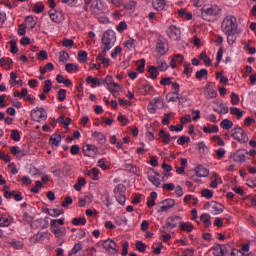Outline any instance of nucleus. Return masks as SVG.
I'll return each mask as SVG.
<instances>
[{"mask_svg": "<svg viewBox=\"0 0 256 256\" xmlns=\"http://www.w3.org/2000/svg\"><path fill=\"white\" fill-rule=\"evenodd\" d=\"M237 18L227 16L222 22V31L227 35V43L233 45L237 41Z\"/></svg>", "mask_w": 256, "mask_h": 256, "instance_id": "1", "label": "nucleus"}, {"mask_svg": "<svg viewBox=\"0 0 256 256\" xmlns=\"http://www.w3.org/2000/svg\"><path fill=\"white\" fill-rule=\"evenodd\" d=\"M246 159V152H243V150H238L236 153L229 157L230 165L226 167V171H235V165L245 163Z\"/></svg>", "mask_w": 256, "mask_h": 256, "instance_id": "2", "label": "nucleus"}, {"mask_svg": "<svg viewBox=\"0 0 256 256\" xmlns=\"http://www.w3.org/2000/svg\"><path fill=\"white\" fill-rule=\"evenodd\" d=\"M108 6L103 0H94L91 2L90 11L92 15L99 17L103 13L107 12Z\"/></svg>", "mask_w": 256, "mask_h": 256, "instance_id": "3", "label": "nucleus"}, {"mask_svg": "<svg viewBox=\"0 0 256 256\" xmlns=\"http://www.w3.org/2000/svg\"><path fill=\"white\" fill-rule=\"evenodd\" d=\"M231 137L235 139V141H238V143H249V136L247 135V132L239 126L234 127L231 130Z\"/></svg>", "mask_w": 256, "mask_h": 256, "instance_id": "4", "label": "nucleus"}, {"mask_svg": "<svg viewBox=\"0 0 256 256\" xmlns=\"http://www.w3.org/2000/svg\"><path fill=\"white\" fill-rule=\"evenodd\" d=\"M209 177V169L202 165L196 166L194 168V174L190 177L194 183H200L201 178Z\"/></svg>", "mask_w": 256, "mask_h": 256, "instance_id": "5", "label": "nucleus"}, {"mask_svg": "<svg viewBox=\"0 0 256 256\" xmlns=\"http://www.w3.org/2000/svg\"><path fill=\"white\" fill-rule=\"evenodd\" d=\"M30 115L33 121H37V123L47 121V110L43 107H36L32 109Z\"/></svg>", "mask_w": 256, "mask_h": 256, "instance_id": "6", "label": "nucleus"}, {"mask_svg": "<svg viewBox=\"0 0 256 256\" xmlns=\"http://www.w3.org/2000/svg\"><path fill=\"white\" fill-rule=\"evenodd\" d=\"M125 193H127V189L125 188V185H123V184H118L114 188L115 198L120 205H125V203L127 201V197L125 196Z\"/></svg>", "mask_w": 256, "mask_h": 256, "instance_id": "7", "label": "nucleus"}, {"mask_svg": "<svg viewBox=\"0 0 256 256\" xmlns=\"http://www.w3.org/2000/svg\"><path fill=\"white\" fill-rule=\"evenodd\" d=\"M165 107V104L163 103V98L156 97L152 99L148 105V112L151 113V115H155L159 109H163Z\"/></svg>", "mask_w": 256, "mask_h": 256, "instance_id": "8", "label": "nucleus"}, {"mask_svg": "<svg viewBox=\"0 0 256 256\" xmlns=\"http://www.w3.org/2000/svg\"><path fill=\"white\" fill-rule=\"evenodd\" d=\"M82 152L85 157L90 159H95L99 155V148L95 144H84L82 147Z\"/></svg>", "mask_w": 256, "mask_h": 256, "instance_id": "9", "label": "nucleus"}, {"mask_svg": "<svg viewBox=\"0 0 256 256\" xmlns=\"http://www.w3.org/2000/svg\"><path fill=\"white\" fill-rule=\"evenodd\" d=\"M49 18L53 23H63L65 21V14L63 11L50 9L48 12Z\"/></svg>", "mask_w": 256, "mask_h": 256, "instance_id": "10", "label": "nucleus"}, {"mask_svg": "<svg viewBox=\"0 0 256 256\" xmlns=\"http://www.w3.org/2000/svg\"><path fill=\"white\" fill-rule=\"evenodd\" d=\"M102 45H103V49H106V51L113 49V46L115 45L113 43V32H110V31L104 32L102 37Z\"/></svg>", "mask_w": 256, "mask_h": 256, "instance_id": "11", "label": "nucleus"}, {"mask_svg": "<svg viewBox=\"0 0 256 256\" xmlns=\"http://www.w3.org/2000/svg\"><path fill=\"white\" fill-rule=\"evenodd\" d=\"M148 175V181L154 185V187H161V174L159 172L155 171L154 169H150L147 172Z\"/></svg>", "mask_w": 256, "mask_h": 256, "instance_id": "12", "label": "nucleus"}, {"mask_svg": "<svg viewBox=\"0 0 256 256\" xmlns=\"http://www.w3.org/2000/svg\"><path fill=\"white\" fill-rule=\"evenodd\" d=\"M166 33L171 41H181V29L177 26L170 25Z\"/></svg>", "mask_w": 256, "mask_h": 256, "instance_id": "13", "label": "nucleus"}, {"mask_svg": "<svg viewBox=\"0 0 256 256\" xmlns=\"http://www.w3.org/2000/svg\"><path fill=\"white\" fill-rule=\"evenodd\" d=\"M102 247L108 251V253H111L112 255L117 254L119 251V245H117V242L111 239H107L102 243Z\"/></svg>", "mask_w": 256, "mask_h": 256, "instance_id": "14", "label": "nucleus"}, {"mask_svg": "<svg viewBox=\"0 0 256 256\" xmlns=\"http://www.w3.org/2000/svg\"><path fill=\"white\" fill-rule=\"evenodd\" d=\"M104 82L107 85V89L108 91H110V93H119V90L121 89V86H119V84L115 83V80L113 79L112 76H106L104 79Z\"/></svg>", "mask_w": 256, "mask_h": 256, "instance_id": "15", "label": "nucleus"}, {"mask_svg": "<svg viewBox=\"0 0 256 256\" xmlns=\"http://www.w3.org/2000/svg\"><path fill=\"white\" fill-rule=\"evenodd\" d=\"M156 52L158 55H167L169 53V44L163 40H158L156 43Z\"/></svg>", "mask_w": 256, "mask_h": 256, "instance_id": "16", "label": "nucleus"}, {"mask_svg": "<svg viewBox=\"0 0 256 256\" xmlns=\"http://www.w3.org/2000/svg\"><path fill=\"white\" fill-rule=\"evenodd\" d=\"M210 251H213L214 256H223L227 253V246L221 244H215Z\"/></svg>", "mask_w": 256, "mask_h": 256, "instance_id": "17", "label": "nucleus"}, {"mask_svg": "<svg viewBox=\"0 0 256 256\" xmlns=\"http://www.w3.org/2000/svg\"><path fill=\"white\" fill-rule=\"evenodd\" d=\"M183 61H185V57L183 56V54H176L172 57L169 65L172 69H175L177 65H181Z\"/></svg>", "mask_w": 256, "mask_h": 256, "instance_id": "18", "label": "nucleus"}, {"mask_svg": "<svg viewBox=\"0 0 256 256\" xmlns=\"http://www.w3.org/2000/svg\"><path fill=\"white\" fill-rule=\"evenodd\" d=\"M223 210H224V207H223V204H221V203L212 202L210 204V211L214 215H221V213H223Z\"/></svg>", "mask_w": 256, "mask_h": 256, "instance_id": "19", "label": "nucleus"}, {"mask_svg": "<svg viewBox=\"0 0 256 256\" xmlns=\"http://www.w3.org/2000/svg\"><path fill=\"white\" fill-rule=\"evenodd\" d=\"M152 6L156 11H165L167 9L166 0H152Z\"/></svg>", "mask_w": 256, "mask_h": 256, "instance_id": "20", "label": "nucleus"}, {"mask_svg": "<svg viewBox=\"0 0 256 256\" xmlns=\"http://www.w3.org/2000/svg\"><path fill=\"white\" fill-rule=\"evenodd\" d=\"M175 205V199H166L162 201V206L160 207V211L164 213L165 211H169V209H173V206Z\"/></svg>", "mask_w": 256, "mask_h": 256, "instance_id": "21", "label": "nucleus"}, {"mask_svg": "<svg viewBox=\"0 0 256 256\" xmlns=\"http://www.w3.org/2000/svg\"><path fill=\"white\" fill-rule=\"evenodd\" d=\"M92 137L98 141L99 145H105V143H107V137L103 134V132L94 131L92 132Z\"/></svg>", "mask_w": 256, "mask_h": 256, "instance_id": "22", "label": "nucleus"}, {"mask_svg": "<svg viewBox=\"0 0 256 256\" xmlns=\"http://www.w3.org/2000/svg\"><path fill=\"white\" fill-rule=\"evenodd\" d=\"M159 136L161 137L162 143L164 145H169L171 143V140L177 139V137H171V134L165 132V130H160Z\"/></svg>", "mask_w": 256, "mask_h": 256, "instance_id": "23", "label": "nucleus"}, {"mask_svg": "<svg viewBox=\"0 0 256 256\" xmlns=\"http://www.w3.org/2000/svg\"><path fill=\"white\" fill-rule=\"evenodd\" d=\"M62 139L61 134H52L49 139V145H51V147H59Z\"/></svg>", "mask_w": 256, "mask_h": 256, "instance_id": "24", "label": "nucleus"}, {"mask_svg": "<svg viewBox=\"0 0 256 256\" xmlns=\"http://www.w3.org/2000/svg\"><path fill=\"white\" fill-rule=\"evenodd\" d=\"M87 85H91L92 89H95V87H101V80L97 77L88 76L86 78Z\"/></svg>", "mask_w": 256, "mask_h": 256, "instance_id": "25", "label": "nucleus"}, {"mask_svg": "<svg viewBox=\"0 0 256 256\" xmlns=\"http://www.w3.org/2000/svg\"><path fill=\"white\" fill-rule=\"evenodd\" d=\"M204 94L206 99H215V97H217V91H215L211 85H207L204 88Z\"/></svg>", "mask_w": 256, "mask_h": 256, "instance_id": "26", "label": "nucleus"}, {"mask_svg": "<svg viewBox=\"0 0 256 256\" xmlns=\"http://www.w3.org/2000/svg\"><path fill=\"white\" fill-rule=\"evenodd\" d=\"M47 238V233L38 232L36 235L30 238V243H39V241H45Z\"/></svg>", "mask_w": 256, "mask_h": 256, "instance_id": "27", "label": "nucleus"}, {"mask_svg": "<svg viewBox=\"0 0 256 256\" xmlns=\"http://www.w3.org/2000/svg\"><path fill=\"white\" fill-rule=\"evenodd\" d=\"M168 225H185V223L180 216H171L168 218Z\"/></svg>", "mask_w": 256, "mask_h": 256, "instance_id": "28", "label": "nucleus"}, {"mask_svg": "<svg viewBox=\"0 0 256 256\" xmlns=\"http://www.w3.org/2000/svg\"><path fill=\"white\" fill-rule=\"evenodd\" d=\"M215 112L219 113V115H227V113H229V107L227 106V104L219 102L218 109H215Z\"/></svg>", "mask_w": 256, "mask_h": 256, "instance_id": "29", "label": "nucleus"}, {"mask_svg": "<svg viewBox=\"0 0 256 256\" xmlns=\"http://www.w3.org/2000/svg\"><path fill=\"white\" fill-rule=\"evenodd\" d=\"M25 23H26V27L27 29H35V27L37 26V19H35V17L33 16H28L25 19Z\"/></svg>", "mask_w": 256, "mask_h": 256, "instance_id": "30", "label": "nucleus"}, {"mask_svg": "<svg viewBox=\"0 0 256 256\" xmlns=\"http://www.w3.org/2000/svg\"><path fill=\"white\" fill-rule=\"evenodd\" d=\"M124 47L127 49V51H133V49L137 47V40L129 38L124 42Z\"/></svg>", "mask_w": 256, "mask_h": 256, "instance_id": "31", "label": "nucleus"}, {"mask_svg": "<svg viewBox=\"0 0 256 256\" xmlns=\"http://www.w3.org/2000/svg\"><path fill=\"white\" fill-rule=\"evenodd\" d=\"M51 229L56 237H63L65 235V228H61V226L52 225Z\"/></svg>", "mask_w": 256, "mask_h": 256, "instance_id": "32", "label": "nucleus"}, {"mask_svg": "<svg viewBox=\"0 0 256 256\" xmlns=\"http://www.w3.org/2000/svg\"><path fill=\"white\" fill-rule=\"evenodd\" d=\"M221 129H224L225 131H229V129H233V121L229 119H223L220 123Z\"/></svg>", "mask_w": 256, "mask_h": 256, "instance_id": "33", "label": "nucleus"}, {"mask_svg": "<svg viewBox=\"0 0 256 256\" xmlns=\"http://www.w3.org/2000/svg\"><path fill=\"white\" fill-rule=\"evenodd\" d=\"M230 113L235 115L236 119H242L245 112L237 107H231Z\"/></svg>", "mask_w": 256, "mask_h": 256, "instance_id": "34", "label": "nucleus"}, {"mask_svg": "<svg viewBox=\"0 0 256 256\" xmlns=\"http://www.w3.org/2000/svg\"><path fill=\"white\" fill-rule=\"evenodd\" d=\"M148 73L150 75V79H157V77H159V70L156 66H149Z\"/></svg>", "mask_w": 256, "mask_h": 256, "instance_id": "35", "label": "nucleus"}, {"mask_svg": "<svg viewBox=\"0 0 256 256\" xmlns=\"http://www.w3.org/2000/svg\"><path fill=\"white\" fill-rule=\"evenodd\" d=\"M158 71L164 72L169 69V64L165 60H157V67Z\"/></svg>", "mask_w": 256, "mask_h": 256, "instance_id": "36", "label": "nucleus"}, {"mask_svg": "<svg viewBox=\"0 0 256 256\" xmlns=\"http://www.w3.org/2000/svg\"><path fill=\"white\" fill-rule=\"evenodd\" d=\"M167 102L168 103H175L179 101V94L173 92V93H168L166 96Z\"/></svg>", "mask_w": 256, "mask_h": 256, "instance_id": "37", "label": "nucleus"}, {"mask_svg": "<svg viewBox=\"0 0 256 256\" xmlns=\"http://www.w3.org/2000/svg\"><path fill=\"white\" fill-rule=\"evenodd\" d=\"M137 68L136 71L138 73H145V59H140L136 62Z\"/></svg>", "mask_w": 256, "mask_h": 256, "instance_id": "38", "label": "nucleus"}, {"mask_svg": "<svg viewBox=\"0 0 256 256\" xmlns=\"http://www.w3.org/2000/svg\"><path fill=\"white\" fill-rule=\"evenodd\" d=\"M203 131L204 133H208V134L219 133V126L217 125H213L212 127L204 126Z\"/></svg>", "mask_w": 256, "mask_h": 256, "instance_id": "39", "label": "nucleus"}, {"mask_svg": "<svg viewBox=\"0 0 256 256\" xmlns=\"http://www.w3.org/2000/svg\"><path fill=\"white\" fill-rule=\"evenodd\" d=\"M87 57H88V54L86 51L80 50L78 52V61L80 63H87Z\"/></svg>", "mask_w": 256, "mask_h": 256, "instance_id": "40", "label": "nucleus"}, {"mask_svg": "<svg viewBox=\"0 0 256 256\" xmlns=\"http://www.w3.org/2000/svg\"><path fill=\"white\" fill-rule=\"evenodd\" d=\"M33 13L39 14V13H43V11H45V5L43 3H38L36 5H34V7L32 8Z\"/></svg>", "mask_w": 256, "mask_h": 256, "instance_id": "41", "label": "nucleus"}, {"mask_svg": "<svg viewBox=\"0 0 256 256\" xmlns=\"http://www.w3.org/2000/svg\"><path fill=\"white\" fill-rule=\"evenodd\" d=\"M67 61H69V53H67L66 51H61L59 53V62L67 63Z\"/></svg>", "mask_w": 256, "mask_h": 256, "instance_id": "42", "label": "nucleus"}, {"mask_svg": "<svg viewBox=\"0 0 256 256\" xmlns=\"http://www.w3.org/2000/svg\"><path fill=\"white\" fill-rule=\"evenodd\" d=\"M62 45H63V47H66L67 49H71V47H73V45H75V41H73V39L64 38L62 40Z\"/></svg>", "mask_w": 256, "mask_h": 256, "instance_id": "43", "label": "nucleus"}, {"mask_svg": "<svg viewBox=\"0 0 256 256\" xmlns=\"http://www.w3.org/2000/svg\"><path fill=\"white\" fill-rule=\"evenodd\" d=\"M200 221H202L205 225H211V215L208 213H203L200 216Z\"/></svg>", "mask_w": 256, "mask_h": 256, "instance_id": "44", "label": "nucleus"}, {"mask_svg": "<svg viewBox=\"0 0 256 256\" xmlns=\"http://www.w3.org/2000/svg\"><path fill=\"white\" fill-rule=\"evenodd\" d=\"M84 185H87V180H85V178H80L78 183L74 185L75 191H81V187H84Z\"/></svg>", "mask_w": 256, "mask_h": 256, "instance_id": "45", "label": "nucleus"}, {"mask_svg": "<svg viewBox=\"0 0 256 256\" xmlns=\"http://www.w3.org/2000/svg\"><path fill=\"white\" fill-rule=\"evenodd\" d=\"M10 137L13 141H21V133L19 132V130H12Z\"/></svg>", "mask_w": 256, "mask_h": 256, "instance_id": "46", "label": "nucleus"}, {"mask_svg": "<svg viewBox=\"0 0 256 256\" xmlns=\"http://www.w3.org/2000/svg\"><path fill=\"white\" fill-rule=\"evenodd\" d=\"M231 103L232 105H239V102L241 99L239 98V95L236 94L235 92H232L230 95Z\"/></svg>", "mask_w": 256, "mask_h": 256, "instance_id": "47", "label": "nucleus"}, {"mask_svg": "<svg viewBox=\"0 0 256 256\" xmlns=\"http://www.w3.org/2000/svg\"><path fill=\"white\" fill-rule=\"evenodd\" d=\"M200 59H202V61H204L205 65L207 67H211V59L209 57H207V54L205 52H202L200 54Z\"/></svg>", "mask_w": 256, "mask_h": 256, "instance_id": "48", "label": "nucleus"}, {"mask_svg": "<svg viewBox=\"0 0 256 256\" xmlns=\"http://www.w3.org/2000/svg\"><path fill=\"white\" fill-rule=\"evenodd\" d=\"M9 245H11V247H13L14 249H18V250L23 249V246H24L23 242L21 241H10Z\"/></svg>", "mask_w": 256, "mask_h": 256, "instance_id": "49", "label": "nucleus"}, {"mask_svg": "<svg viewBox=\"0 0 256 256\" xmlns=\"http://www.w3.org/2000/svg\"><path fill=\"white\" fill-rule=\"evenodd\" d=\"M207 69L203 68L196 72V79H202L203 77H207L208 75Z\"/></svg>", "mask_w": 256, "mask_h": 256, "instance_id": "50", "label": "nucleus"}, {"mask_svg": "<svg viewBox=\"0 0 256 256\" xmlns=\"http://www.w3.org/2000/svg\"><path fill=\"white\" fill-rule=\"evenodd\" d=\"M49 215L52 217H59V215H63V210L59 208H54L49 211Z\"/></svg>", "mask_w": 256, "mask_h": 256, "instance_id": "51", "label": "nucleus"}, {"mask_svg": "<svg viewBox=\"0 0 256 256\" xmlns=\"http://www.w3.org/2000/svg\"><path fill=\"white\" fill-rule=\"evenodd\" d=\"M136 249L139 251V253H145V249H147V246L145 243L138 241L136 242Z\"/></svg>", "mask_w": 256, "mask_h": 256, "instance_id": "52", "label": "nucleus"}, {"mask_svg": "<svg viewBox=\"0 0 256 256\" xmlns=\"http://www.w3.org/2000/svg\"><path fill=\"white\" fill-rule=\"evenodd\" d=\"M87 223V219L85 217L82 218H74L72 220L73 225H85Z\"/></svg>", "mask_w": 256, "mask_h": 256, "instance_id": "53", "label": "nucleus"}, {"mask_svg": "<svg viewBox=\"0 0 256 256\" xmlns=\"http://www.w3.org/2000/svg\"><path fill=\"white\" fill-rule=\"evenodd\" d=\"M127 29V22L122 21L116 26L118 33H123Z\"/></svg>", "mask_w": 256, "mask_h": 256, "instance_id": "54", "label": "nucleus"}, {"mask_svg": "<svg viewBox=\"0 0 256 256\" xmlns=\"http://www.w3.org/2000/svg\"><path fill=\"white\" fill-rule=\"evenodd\" d=\"M118 121L119 123H121V125H129V118H127L125 115L123 114H119L118 115Z\"/></svg>", "mask_w": 256, "mask_h": 256, "instance_id": "55", "label": "nucleus"}, {"mask_svg": "<svg viewBox=\"0 0 256 256\" xmlns=\"http://www.w3.org/2000/svg\"><path fill=\"white\" fill-rule=\"evenodd\" d=\"M67 97V90H65V89H60L59 91H58V100L60 101V102H63V101H65V98Z\"/></svg>", "mask_w": 256, "mask_h": 256, "instance_id": "56", "label": "nucleus"}, {"mask_svg": "<svg viewBox=\"0 0 256 256\" xmlns=\"http://www.w3.org/2000/svg\"><path fill=\"white\" fill-rule=\"evenodd\" d=\"M52 85H53V82H51V80H46L44 82L43 92L49 93V91H51Z\"/></svg>", "mask_w": 256, "mask_h": 256, "instance_id": "57", "label": "nucleus"}, {"mask_svg": "<svg viewBox=\"0 0 256 256\" xmlns=\"http://www.w3.org/2000/svg\"><path fill=\"white\" fill-rule=\"evenodd\" d=\"M123 51V48L121 46H116L114 50L111 52L112 59H117V55Z\"/></svg>", "mask_w": 256, "mask_h": 256, "instance_id": "58", "label": "nucleus"}, {"mask_svg": "<svg viewBox=\"0 0 256 256\" xmlns=\"http://www.w3.org/2000/svg\"><path fill=\"white\" fill-rule=\"evenodd\" d=\"M202 197H205V199H213V191L209 189L202 190Z\"/></svg>", "mask_w": 256, "mask_h": 256, "instance_id": "59", "label": "nucleus"}, {"mask_svg": "<svg viewBox=\"0 0 256 256\" xmlns=\"http://www.w3.org/2000/svg\"><path fill=\"white\" fill-rule=\"evenodd\" d=\"M128 254H129V242H124L122 244L121 255L122 256H127Z\"/></svg>", "mask_w": 256, "mask_h": 256, "instance_id": "60", "label": "nucleus"}, {"mask_svg": "<svg viewBox=\"0 0 256 256\" xmlns=\"http://www.w3.org/2000/svg\"><path fill=\"white\" fill-rule=\"evenodd\" d=\"M191 141V138L189 136H181L178 138L177 143L178 145H185V143H189Z\"/></svg>", "mask_w": 256, "mask_h": 256, "instance_id": "61", "label": "nucleus"}, {"mask_svg": "<svg viewBox=\"0 0 256 256\" xmlns=\"http://www.w3.org/2000/svg\"><path fill=\"white\" fill-rule=\"evenodd\" d=\"M79 66L77 64H73V63H67L65 66V69L67 71V73H71V71H75V69H77Z\"/></svg>", "mask_w": 256, "mask_h": 256, "instance_id": "62", "label": "nucleus"}, {"mask_svg": "<svg viewBox=\"0 0 256 256\" xmlns=\"http://www.w3.org/2000/svg\"><path fill=\"white\" fill-rule=\"evenodd\" d=\"M184 75H191V63L184 62Z\"/></svg>", "mask_w": 256, "mask_h": 256, "instance_id": "63", "label": "nucleus"}, {"mask_svg": "<svg viewBox=\"0 0 256 256\" xmlns=\"http://www.w3.org/2000/svg\"><path fill=\"white\" fill-rule=\"evenodd\" d=\"M246 185L252 189L256 187V178H249L246 180Z\"/></svg>", "mask_w": 256, "mask_h": 256, "instance_id": "64", "label": "nucleus"}]
</instances>
